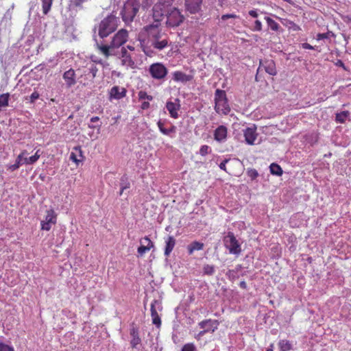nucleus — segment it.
<instances>
[{
	"label": "nucleus",
	"mask_w": 351,
	"mask_h": 351,
	"mask_svg": "<svg viewBox=\"0 0 351 351\" xmlns=\"http://www.w3.org/2000/svg\"><path fill=\"white\" fill-rule=\"evenodd\" d=\"M119 19L113 14L108 15L95 27L97 30L99 36L104 39L116 31L119 25Z\"/></svg>",
	"instance_id": "obj_5"
},
{
	"label": "nucleus",
	"mask_w": 351,
	"mask_h": 351,
	"mask_svg": "<svg viewBox=\"0 0 351 351\" xmlns=\"http://www.w3.org/2000/svg\"><path fill=\"white\" fill-rule=\"evenodd\" d=\"M302 47L304 49H314V47L311 45L310 44L307 43H304L302 44Z\"/></svg>",
	"instance_id": "obj_51"
},
{
	"label": "nucleus",
	"mask_w": 351,
	"mask_h": 351,
	"mask_svg": "<svg viewBox=\"0 0 351 351\" xmlns=\"http://www.w3.org/2000/svg\"><path fill=\"white\" fill-rule=\"evenodd\" d=\"M261 69H264L265 72L270 75L274 76L277 74L276 63L273 60L271 59L261 60L257 73H258Z\"/></svg>",
	"instance_id": "obj_13"
},
{
	"label": "nucleus",
	"mask_w": 351,
	"mask_h": 351,
	"mask_svg": "<svg viewBox=\"0 0 351 351\" xmlns=\"http://www.w3.org/2000/svg\"><path fill=\"white\" fill-rule=\"evenodd\" d=\"M150 106V104H149V102L147 101H143L142 102L141 104V108L143 109V110H146V109H148Z\"/></svg>",
	"instance_id": "obj_52"
},
{
	"label": "nucleus",
	"mask_w": 351,
	"mask_h": 351,
	"mask_svg": "<svg viewBox=\"0 0 351 351\" xmlns=\"http://www.w3.org/2000/svg\"><path fill=\"white\" fill-rule=\"evenodd\" d=\"M227 128L224 125H220L214 132V138L218 142L223 141L227 138Z\"/></svg>",
	"instance_id": "obj_24"
},
{
	"label": "nucleus",
	"mask_w": 351,
	"mask_h": 351,
	"mask_svg": "<svg viewBox=\"0 0 351 351\" xmlns=\"http://www.w3.org/2000/svg\"><path fill=\"white\" fill-rule=\"evenodd\" d=\"M172 79L176 82L186 83L193 80V76L182 71H176L172 73Z\"/></svg>",
	"instance_id": "obj_22"
},
{
	"label": "nucleus",
	"mask_w": 351,
	"mask_h": 351,
	"mask_svg": "<svg viewBox=\"0 0 351 351\" xmlns=\"http://www.w3.org/2000/svg\"><path fill=\"white\" fill-rule=\"evenodd\" d=\"M69 158L75 162L77 166H78L80 163L82 162L85 159V156H84L82 147L80 146L74 147L71 152Z\"/></svg>",
	"instance_id": "obj_16"
},
{
	"label": "nucleus",
	"mask_w": 351,
	"mask_h": 351,
	"mask_svg": "<svg viewBox=\"0 0 351 351\" xmlns=\"http://www.w3.org/2000/svg\"><path fill=\"white\" fill-rule=\"evenodd\" d=\"M281 23H282L283 25L287 27L289 30H292L294 32H298L301 30V27L289 19H281Z\"/></svg>",
	"instance_id": "obj_28"
},
{
	"label": "nucleus",
	"mask_w": 351,
	"mask_h": 351,
	"mask_svg": "<svg viewBox=\"0 0 351 351\" xmlns=\"http://www.w3.org/2000/svg\"><path fill=\"white\" fill-rule=\"evenodd\" d=\"M62 77L68 87H71L76 84L75 72L73 69L65 71Z\"/></svg>",
	"instance_id": "obj_23"
},
{
	"label": "nucleus",
	"mask_w": 351,
	"mask_h": 351,
	"mask_svg": "<svg viewBox=\"0 0 351 351\" xmlns=\"http://www.w3.org/2000/svg\"><path fill=\"white\" fill-rule=\"evenodd\" d=\"M249 15L253 18H257L258 16V13L256 10H252L249 11Z\"/></svg>",
	"instance_id": "obj_50"
},
{
	"label": "nucleus",
	"mask_w": 351,
	"mask_h": 351,
	"mask_svg": "<svg viewBox=\"0 0 351 351\" xmlns=\"http://www.w3.org/2000/svg\"><path fill=\"white\" fill-rule=\"evenodd\" d=\"M240 286H241V287H242V288H245V287H246V285H245V282H241L240 283Z\"/></svg>",
	"instance_id": "obj_56"
},
{
	"label": "nucleus",
	"mask_w": 351,
	"mask_h": 351,
	"mask_svg": "<svg viewBox=\"0 0 351 351\" xmlns=\"http://www.w3.org/2000/svg\"><path fill=\"white\" fill-rule=\"evenodd\" d=\"M130 335L132 336V339L130 341V344L132 348H136L140 343L141 342V338L138 335V330L136 328H132L130 330Z\"/></svg>",
	"instance_id": "obj_26"
},
{
	"label": "nucleus",
	"mask_w": 351,
	"mask_h": 351,
	"mask_svg": "<svg viewBox=\"0 0 351 351\" xmlns=\"http://www.w3.org/2000/svg\"><path fill=\"white\" fill-rule=\"evenodd\" d=\"M152 0H127L121 12L123 21L125 24L132 23L140 8L147 9L151 5Z\"/></svg>",
	"instance_id": "obj_2"
},
{
	"label": "nucleus",
	"mask_w": 351,
	"mask_h": 351,
	"mask_svg": "<svg viewBox=\"0 0 351 351\" xmlns=\"http://www.w3.org/2000/svg\"><path fill=\"white\" fill-rule=\"evenodd\" d=\"M330 37H335V34L332 31H328L326 33H319L317 34L316 39L320 40L327 39Z\"/></svg>",
	"instance_id": "obj_38"
},
{
	"label": "nucleus",
	"mask_w": 351,
	"mask_h": 351,
	"mask_svg": "<svg viewBox=\"0 0 351 351\" xmlns=\"http://www.w3.org/2000/svg\"><path fill=\"white\" fill-rule=\"evenodd\" d=\"M39 152H40V150L38 149L36 152V153L34 154V155H33L29 158L24 157L23 163L25 164V165L34 164L40 158V154H39Z\"/></svg>",
	"instance_id": "obj_31"
},
{
	"label": "nucleus",
	"mask_w": 351,
	"mask_h": 351,
	"mask_svg": "<svg viewBox=\"0 0 351 351\" xmlns=\"http://www.w3.org/2000/svg\"><path fill=\"white\" fill-rule=\"evenodd\" d=\"M263 28V25L261 21L256 20L254 22V26L251 27V30L253 32H261Z\"/></svg>",
	"instance_id": "obj_42"
},
{
	"label": "nucleus",
	"mask_w": 351,
	"mask_h": 351,
	"mask_svg": "<svg viewBox=\"0 0 351 351\" xmlns=\"http://www.w3.org/2000/svg\"><path fill=\"white\" fill-rule=\"evenodd\" d=\"M223 243L230 254L238 255L241 253V245L236 239L233 232H228L227 235L223 238Z\"/></svg>",
	"instance_id": "obj_9"
},
{
	"label": "nucleus",
	"mask_w": 351,
	"mask_h": 351,
	"mask_svg": "<svg viewBox=\"0 0 351 351\" xmlns=\"http://www.w3.org/2000/svg\"><path fill=\"white\" fill-rule=\"evenodd\" d=\"M227 0H219V4L221 6H223V4L225 3V2Z\"/></svg>",
	"instance_id": "obj_55"
},
{
	"label": "nucleus",
	"mask_w": 351,
	"mask_h": 351,
	"mask_svg": "<svg viewBox=\"0 0 351 351\" xmlns=\"http://www.w3.org/2000/svg\"><path fill=\"white\" fill-rule=\"evenodd\" d=\"M129 39V32L125 29H121L115 33L111 38L109 45L97 44V48L100 53L106 58L112 55H117L114 52L116 49L125 47L124 45Z\"/></svg>",
	"instance_id": "obj_1"
},
{
	"label": "nucleus",
	"mask_w": 351,
	"mask_h": 351,
	"mask_svg": "<svg viewBox=\"0 0 351 351\" xmlns=\"http://www.w3.org/2000/svg\"><path fill=\"white\" fill-rule=\"evenodd\" d=\"M99 120V117H93L91 119H90V121L92 123H94V122H97Z\"/></svg>",
	"instance_id": "obj_53"
},
{
	"label": "nucleus",
	"mask_w": 351,
	"mask_h": 351,
	"mask_svg": "<svg viewBox=\"0 0 351 351\" xmlns=\"http://www.w3.org/2000/svg\"><path fill=\"white\" fill-rule=\"evenodd\" d=\"M88 128H91V129H95V128H96V126L89 125H88Z\"/></svg>",
	"instance_id": "obj_57"
},
{
	"label": "nucleus",
	"mask_w": 351,
	"mask_h": 351,
	"mask_svg": "<svg viewBox=\"0 0 351 351\" xmlns=\"http://www.w3.org/2000/svg\"><path fill=\"white\" fill-rule=\"evenodd\" d=\"M98 69L93 62H90L86 64V70L84 71L85 75H91V78L94 79L96 77Z\"/></svg>",
	"instance_id": "obj_29"
},
{
	"label": "nucleus",
	"mask_w": 351,
	"mask_h": 351,
	"mask_svg": "<svg viewBox=\"0 0 351 351\" xmlns=\"http://www.w3.org/2000/svg\"><path fill=\"white\" fill-rule=\"evenodd\" d=\"M203 0H185V7L191 14H196L201 10Z\"/></svg>",
	"instance_id": "obj_18"
},
{
	"label": "nucleus",
	"mask_w": 351,
	"mask_h": 351,
	"mask_svg": "<svg viewBox=\"0 0 351 351\" xmlns=\"http://www.w3.org/2000/svg\"><path fill=\"white\" fill-rule=\"evenodd\" d=\"M181 351H195V346L193 343H188L183 346Z\"/></svg>",
	"instance_id": "obj_45"
},
{
	"label": "nucleus",
	"mask_w": 351,
	"mask_h": 351,
	"mask_svg": "<svg viewBox=\"0 0 351 351\" xmlns=\"http://www.w3.org/2000/svg\"><path fill=\"white\" fill-rule=\"evenodd\" d=\"M129 188V186L126 185L125 186H122L119 193V195H121L124 191L125 189Z\"/></svg>",
	"instance_id": "obj_54"
},
{
	"label": "nucleus",
	"mask_w": 351,
	"mask_h": 351,
	"mask_svg": "<svg viewBox=\"0 0 351 351\" xmlns=\"http://www.w3.org/2000/svg\"><path fill=\"white\" fill-rule=\"evenodd\" d=\"M167 16V25L169 27H178L184 21V17L181 14V12L176 8H170Z\"/></svg>",
	"instance_id": "obj_10"
},
{
	"label": "nucleus",
	"mask_w": 351,
	"mask_h": 351,
	"mask_svg": "<svg viewBox=\"0 0 351 351\" xmlns=\"http://www.w3.org/2000/svg\"><path fill=\"white\" fill-rule=\"evenodd\" d=\"M0 351H14L13 347L0 342Z\"/></svg>",
	"instance_id": "obj_46"
},
{
	"label": "nucleus",
	"mask_w": 351,
	"mask_h": 351,
	"mask_svg": "<svg viewBox=\"0 0 351 351\" xmlns=\"http://www.w3.org/2000/svg\"><path fill=\"white\" fill-rule=\"evenodd\" d=\"M215 110L220 115H227L230 112V107L226 91L217 89L215 93Z\"/></svg>",
	"instance_id": "obj_6"
},
{
	"label": "nucleus",
	"mask_w": 351,
	"mask_h": 351,
	"mask_svg": "<svg viewBox=\"0 0 351 351\" xmlns=\"http://www.w3.org/2000/svg\"><path fill=\"white\" fill-rule=\"evenodd\" d=\"M266 351H273L271 349H267Z\"/></svg>",
	"instance_id": "obj_58"
},
{
	"label": "nucleus",
	"mask_w": 351,
	"mask_h": 351,
	"mask_svg": "<svg viewBox=\"0 0 351 351\" xmlns=\"http://www.w3.org/2000/svg\"><path fill=\"white\" fill-rule=\"evenodd\" d=\"M156 306L160 307V304L158 300H154L152 302L150 306L151 316L152 319V324L156 326V327L160 328L161 326V319L156 308Z\"/></svg>",
	"instance_id": "obj_17"
},
{
	"label": "nucleus",
	"mask_w": 351,
	"mask_h": 351,
	"mask_svg": "<svg viewBox=\"0 0 351 351\" xmlns=\"http://www.w3.org/2000/svg\"><path fill=\"white\" fill-rule=\"evenodd\" d=\"M164 240L165 243L164 255L169 257L176 246V240L172 235H168L164 238Z\"/></svg>",
	"instance_id": "obj_21"
},
{
	"label": "nucleus",
	"mask_w": 351,
	"mask_h": 351,
	"mask_svg": "<svg viewBox=\"0 0 351 351\" xmlns=\"http://www.w3.org/2000/svg\"><path fill=\"white\" fill-rule=\"evenodd\" d=\"M258 134L256 133V128L255 125L253 127L247 128L244 130V137L246 143L249 145H254L257 138Z\"/></svg>",
	"instance_id": "obj_20"
},
{
	"label": "nucleus",
	"mask_w": 351,
	"mask_h": 351,
	"mask_svg": "<svg viewBox=\"0 0 351 351\" xmlns=\"http://www.w3.org/2000/svg\"><path fill=\"white\" fill-rule=\"evenodd\" d=\"M180 107V100L178 98L175 99L173 101H168L166 103V108L170 117L173 119H178L179 117L178 111Z\"/></svg>",
	"instance_id": "obj_14"
},
{
	"label": "nucleus",
	"mask_w": 351,
	"mask_h": 351,
	"mask_svg": "<svg viewBox=\"0 0 351 351\" xmlns=\"http://www.w3.org/2000/svg\"><path fill=\"white\" fill-rule=\"evenodd\" d=\"M39 93L37 91L33 92L30 95V102L34 103L37 99L39 98Z\"/></svg>",
	"instance_id": "obj_49"
},
{
	"label": "nucleus",
	"mask_w": 351,
	"mask_h": 351,
	"mask_svg": "<svg viewBox=\"0 0 351 351\" xmlns=\"http://www.w3.org/2000/svg\"><path fill=\"white\" fill-rule=\"evenodd\" d=\"M160 26L157 24H149L145 26L144 29L147 33L152 47L158 50H162L168 46L169 39L161 32Z\"/></svg>",
	"instance_id": "obj_4"
},
{
	"label": "nucleus",
	"mask_w": 351,
	"mask_h": 351,
	"mask_svg": "<svg viewBox=\"0 0 351 351\" xmlns=\"http://www.w3.org/2000/svg\"><path fill=\"white\" fill-rule=\"evenodd\" d=\"M219 325V322L217 319H206L201 321L198 323V326L200 328L203 329L199 331L195 336V338L199 341L201 338L207 332L213 333L217 330Z\"/></svg>",
	"instance_id": "obj_8"
},
{
	"label": "nucleus",
	"mask_w": 351,
	"mask_h": 351,
	"mask_svg": "<svg viewBox=\"0 0 351 351\" xmlns=\"http://www.w3.org/2000/svg\"><path fill=\"white\" fill-rule=\"evenodd\" d=\"M203 271L205 275L211 276L215 273V267L210 265H205L203 267Z\"/></svg>",
	"instance_id": "obj_39"
},
{
	"label": "nucleus",
	"mask_w": 351,
	"mask_h": 351,
	"mask_svg": "<svg viewBox=\"0 0 351 351\" xmlns=\"http://www.w3.org/2000/svg\"><path fill=\"white\" fill-rule=\"evenodd\" d=\"M138 95L140 100L147 99L148 101H152L153 99L152 95H147V93L143 90L139 91Z\"/></svg>",
	"instance_id": "obj_40"
},
{
	"label": "nucleus",
	"mask_w": 351,
	"mask_h": 351,
	"mask_svg": "<svg viewBox=\"0 0 351 351\" xmlns=\"http://www.w3.org/2000/svg\"><path fill=\"white\" fill-rule=\"evenodd\" d=\"M230 160V159H225L224 160H223L220 164H219V168L223 171H225L226 172H227L229 174H232L230 172L228 171L227 169H226V163Z\"/></svg>",
	"instance_id": "obj_48"
},
{
	"label": "nucleus",
	"mask_w": 351,
	"mask_h": 351,
	"mask_svg": "<svg viewBox=\"0 0 351 351\" xmlns=\"http://www.w3.org/2000/svg\"><path fill=\"white\" fill-rule=\"evenodd\" d=\"M110 95L111 97L119 99L125 96V90L124 88L115 86L110 89Z\"/></svg>",
	"instance_id": "obj_25"
},
{
	"label": "nucleus",
	"mask_w": 351,
	"mask_h": 351,
	"mask_svg": "<svg viewBox=\"0 0 351 351\" xmlns=\"http://www.w3.org/2000/svg\"><path fill=\"white\" fill-rule=\"evenodd\" d=\"M116 54L120 60L121 65L128 69H136L141 59L140 51L130 45L122 47L119 53Z\"/></svg>",
	"instance_id": "obj_3"
},
{
	"label": "nucleus",
	"mask_w": 351,
	"mask_h": 351,
	"mask_svg": "<svg viewBox=\"0 0 351 351\" xmlns=\"http://www.w3.org/2000/svg\"><path fill=\"white\" fill-rule=\"evenodd\" d=\"M239 18V16H237L235 14H223L221 17L222 21H226L228 19H237Z\"/></svg>",
	"instance_id": "obj_47"
},
{
	"label": "nucleus",
	"mask_w": 351,
	"mask_h": 351,
	"mask_svg": "<svg viewBox=\"0 0 351 351\" xmlns=\"http://www.w3.org/2000/svg\"><path fill=\"white\" fill-rule=\"evenodd\" d=\"M204 243L199 241H193L187 246V250L189 255H192L195 251H199L204 249Z\"/></svg>",
	"instance_id": "obj_27"
},
{
	"label": "nucleus",
	"mask_w": 351,
	"mask_h": 351,
	"mask_svg": "<svg viewBox=\"0 0 351 351\" xmlns=\"http://www.w3.org/2000/svg\"><path fill=\"white\" fill-rule=\"evenodd\" d=\"M268 26L270 27V29L273 31L278 32L280 29V25L279 24L276 22L274 19L269 16H266L265 18Z\"/></svg>",
	"instance_id": "obj_35"
},
{
	"label": "nucleus",
	"mask_w": 351,
	"mask_h": 351,
	"mask_svg": "<svg viewBox=\"0 0 351 351\" xmlns=\"http://www.w3.org/2000/svg\"><path fill=\"white\" fill-rule=\"evenodd\" d=\"M57 217L58 215L53 208L47 210L45 219L40 222L41 230H50L52 225H55L57 223Z\"/></svg>",
	"instance_id": "obj_12"
},
{
	"label": "nucleus",
	"mask_w": 351,
	"mask_h": 351,
	"mask_svg": "<svg viewBox=\"0 0 351 351\" xmlns=\"http://www.w3.org/2000/svg\"><path fill=\"white\" fill-rule=\"evenodd\" d=\"M149 73L156 80H162L167 75L168 71L162 63H154L149 66Z\"/></svg>",
	"instance_id": "obj_11"
},
{
	"label": "nucleus",
	"mask_w": 351,
	"mask_h": 351,
	"mask_svg": "<svg viewBox=\"0 0 351 351\" xmlns=\"http://www.w3.org/2000/svg\"><path fill=\"white\" fill-rule=\"evenodd\" d=\"M165 123H166L165 121H163V120H161V119H160L157 122V125H158V128L160 132L162 134L166 135V136H169L171 138L174 137L175 134L176 132V129H177L175 125H171L169 128H166L165 127Z\"/></svg>",
	"instance_id": "obj_19"
},
{
	"label": "nucleus",
	"mask_w": 351,
	"mask_h": 351,
	"mask_svg": "<svg viewBox=\"0 0 351 351\" xmlns=\"http://www.w3.org/2000/svg\"><path fill=\"white\" fill-rule=\"evenodd\" d=\"M140 246L137 249V252L140 256H143L146 252L154 247V244L149 237L145 236L140 240Z\"/></svg>",
	"instance_id": "obj_15"
},
{
	"label": "nucleus",
	"mask_w": 351,
	"mask_h": 351,
	"mask_svg": "<svg viewBox=\"0 0 351 351\" xmlns=\"http://www.w3.org/2000/svg\"><path fill=\"white\" fill-rule=\"evenodd\" d=\"M87 0H71L70 5L73 8H82V4Z\"/></svg>",
	"instance_id": "obj_41"
},
{
	"label": "nucleus",
	"mask_w": 351,
	"mask_h": 351,
	"mask_svg": "<svg viewBox=\"0 0 351 351\" xmlns=\"http://www.w3.org/2000/svg\"><path fill=\"white\" fill-rule=\"evenodd\" d=\"M211 149L208 145H204L199 149V154L202 156H205L209 152H210Z\"/></svg>",
	"instance_id": "obj_43"
},
{
	"label": "nucleus",
	"mask_w": 351,
	"mask_h": 351,
	"mask_svg": "<svg viewBox=\"0 0 351 351\" xmlns=\"http://www.w3.org/2000/svg\"><path fill=\"white\" fill-rule=\"evenodd\" d=\"M280 351H289L292 349L291 343L289 340L282 339L278 342Z\"/></svg>",
	"instance_id": "obj_34"
},
{
	"label": "nucleus",
	"mask_w": 351,
	"mask_h": 351,
	"mask_svg": "<svg viewBox=\"0 0 351 351\" xmlns=\"http://www.w3.org/2000/svg\"><path fill=\"white\" fill-rule=\"evenodd\" d=\"M27 154V151L23 150L21 152V154L17 156L15 163L10 166V169L12 171H14L19 168V167L23 164V158L24 156Z\"/></svg>",
	"instance_id": "obj_30"
},
{
	"label": "nucleus",
	"mask_w": 351,
	"mask_h": 351,
	"mask_svg": "<svg viewBox=\"0 0 351 351\" xmlns=\"http://www.w3.org/2000/svg\"><path fill=\"white\" fill-rule=\"evenodd\" d=\"M350 114L349 111L346 110L336 114L335 121L339 123H344Z\"/></svg>",
	"instance_id": "obj_32"
},
{
	"label": "nucleus",
	"mask_w": 351,
	"mask_h": 351,
	"mask_svg": "<svg viewBox=\"0 0 351 351\" xmlns=\"http://www.w3.org/2000/svg\"><path fill=\"white\" fill-rule=\"evenodd\" d=\"M53 0H41L43 12L47 15L51 10Z\"/></svg>",
	"instance_id": "obj_36"
},
{
	"label": "nucleus",
	"mask_w": 351,
	"mask_h": 351,
	"mask_svg": "<svg viewBox=\"0 0 351 351\" xmlns=\"http://www.w3.org/2000/svg\"><path fill=\"white\" fill-rule=\"evenodd\" d=\"M247 174L252 180L258 176V173L255 169H247Z\"/></svg>",
	"instance_id": "obj_44"
},
{
	"label": "nucleus",
	"mask_w": 351,
	"mask_h": 351,
	"mask_svg": "<svg viewBox=\"0 0 351 351\" xmlns=\"http://www.w3.org/2000/svg\"><path fill=\"white\" fill-rule=\"evenodd\" d=\"M170 8L171 4L168 0H159L155 3L152 8L153 18L154 19V22L152 24L160 25V21L166 16Z\"/></svg>",
	"instance_id": "obj_7"
},
{
	"label": "nucleus",
	"mask_w": 351,
	"mask_h": 351,
	"mask_svg": "<svg viewBox=\"0 0 351 351\" xmlns=\"http://www.w3.org/2000/svg\"><path fill=\"white\" fill-rule=\"evenodd\" d=\"M10 99L9 93H4L0 95V108L7 107Z\"/></svg>",
	"instance_id": "obj_37"
},
{
	"label": "nucleus",
	"mask_w": 351,
	"mask_h": 351,
	"mask_svg": "<svg viewBox=\"0 0 351 351\" xmlns=\"http://www.w3.org/2000/svg\"><path fill=\"white\" fill-rule=\"evenodd\" d=\"M270 172L273 175L280 176L283 173L281 167L276 163H271L269 166Z\"/></svg>",
	"instance_id": "obj_33"
}]
</instances>
